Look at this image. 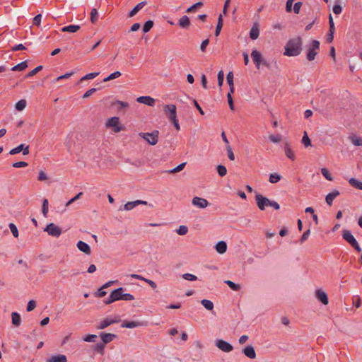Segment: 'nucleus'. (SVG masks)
I'll use <instances>...</instances> for the list:
<instances>
[{
	"label": "nucleus",
	"mask_w": 362,
	"mask_h": 362,
	"mask_svg": "<svg viewBox=\"0 0 362 362\" xmlns=\"http://www.w3.org/2000/svg\"><path fill=\"white\" fill-rule=\"evenodd\" d=\"M302 50V39L300 37H296L290 39L286 46L284 55L288 57H296L300 54Z\"/></svg>",
	"instance_id": "obj_1"
},
{
	"label": "nucleus",
	"mask_w": 362,
	"mask_h": 362,
	"mask_svg": "<svg viewBox=\"0 0 362 362\" xmlns=\"http://www.w3.org/2000/svg\"><path fill=\"white\" fill-rule=\"evenodd\" d=\"M255 200L258 208L261 211H264L266 206H271L275 210H279L280 208L279 204L276 202L272 201L259 193H256Z\"/></svg>",
	"instance_id": "obj_2"
},
{
	"label": "nucleus",
	"mask_w": 362,
	"mask_h": 362,
	"mask_svg": "<svg viewBox=\"0 0 362 362\" xmlns=\"http://www.w3.org/2000/svg\"><path fill=\"white\" fill-rule=\"evenodd\" d=\"M139 136L146 140L150 145L154 146L158 143L159 131L154 130L152 132H140Z\"/></svg>",
	"instance_id": "obj_3"
},
{
	"label": "nucleus",
	"mask_w": 362,
	"mask_h": 362,
	"mask_svg": "<svg viewBox=\"0 0 362 362\" xmlns=\"http://www.w3.org/2000/svg\"><path fill=\"white\" fill-rule=\"evenodd\" d=\"M319 50L320 42L317 40H313L308 49V52L306 54L307 59L308 61L314 60Z\"/></svg>",
	"instance_id": "obj_4"
},
{
	"label": "nucleus",
	"mask_w": 362,
	"mask_h": 362,
	"mask_svg": "<svg viewBox=\"0 0 362 362\" xmlns=\"http://www.w3.org/2000/svg\"><path fill=\"white\" fill-rule=\"evenodd\" d=\"M341 235L343 238L347 243H349L357 252H360L361 251V248L359 246L358 242L349 230H343Z\"/></svg>",
	"instance_id": "obj_5"
},
{
	"label": "nucleus",
	"mask_w": 362,
	"mask_h": 362,
	"mask_svg": "<svg viewBox=\"0 0 362 362\" xmlns=\"http://www.w3.org/2000/svg\"><path fill=\"white\" fill-rule=\"evenodd\" d=\"M163 111L169 120L173 121L177 119V107L175 105H165Z\"/></svg>",
	"instance_id": "obj_6"
},
{
	"label": "nucleus",
	"mask_w": 362,
	"mask_h": 362,
	"mask_svg": "<svg viewBox=\"0 0 362 362\" xmlns=\"http://www.w3.org/2000/svg\"><path fill=\"white\" fill-rule=\"evenodd\" d=\"M44 230L52 237L58 238L62 234V229L53 223L47 225Z\"/></svg>",
	"instance_id": "obj_7"
},
{
	"label": "nucleus",
	"mask_w": 362,
	"mask_h": 362,
	"mask_svg": "<svg viewBox=\"0 0 362 362\" xmlns=\"http://www.w3.org/2000/svg\"><path fill=\"white\" fill-rule=\"evenodd\" d=\"M119 321H120V319L118 317H117L115 319H111L109 317H106L103 320H102L99 324H98L95 326V327L98 329H103L114 323L119 322Z\"/></svg>",
	"instance_id": "obj_8"
},
{
	"label": "nucleus",
	"mask_w": 362,
	"mask_h": 362,
	"mask_svg": "<svg viewBox=\"0 0 362 362\" xmlns=\"http://www.w3.org/2000/svg\"><path fill=\"white\" fill-rule=\"evenodd\" d=\"M215 344L220 350L226 353L230 352L233 349V347L230 344L223 339L216 340L215 341Z\"/></svg>",
	"instance_id": "obj_9"
},
{
	"label": "nucleus",
	"mask_w": 362,
	"mask_h": 362,
	"mask_svg": "<svg viewBox=\"0 0 362 362\" xmlns=\"http://www.w3.org/2000/svg\"><path fill=\"white\" fill-rule=\"evenodd\" d=\"M119 119L117 117H112L110 118L106 122V127H114L115 132H119L122 129V127H118Z\"/></svg>",
	"instance_id": "obj_10"
},
{
	"label": "nucleus",
	"mask_w": 362,
	"mask_h": 362,
	"mask_svg": "<svg viewBox=\"0 0 362 362\" xmlns=\"http://www.w3.org/2000/svg\"><path fill=\"white\" fill-rule=\"evenodd\" d=\"M192 203L194 206H196L200 209H204L209 204V202L206 199L199 197H194L192 199Z\"/></svg>",
	"instance_id": "obj_11"
},
{
	"label": "nucleus",
	"mask_w": 362,
	"mask_h": 362,
	"mask_svg": "<svg viewBox=\"0 0 362 362\" xmlns=\"http://www.w3.org/2000/svg\"><path fill=\"white\" fill-rule=\"evenodd\" d=\"M315 297L323 305H327L329 303L327 293L325 291H323L322 289H317L315 291Z\"/></svg>",
	"instance_id": "obj_12"
},
{
	"label": "nucleus",
	"mask_w": 362,
	"mask_h": 362,
	"mask_svg": "<svg viewBox=\"0 0 362 362\" xmlns=\"http://www.w3.org/2000/svg\"><path fill=\"white\" fill-rule=\"evenodd\" d=\"M251 57L255 63L256 67L259 69L260 64L262 63V54L257 50H253L251 53Z\"/></svg>",
	"instance_id": "obj_13"
},
{
	"label": "nucleus",
	"mask_w": 362,
	"mask_h": 362,
	"mask_svg": "<svg viewBox=\"0 0 362 362\" xmlns=\"http://www.w3.org/2000/svg\"><path fill=\"white\" fill-rule=\"evenodd\" d=\"M77 248L84 254L87 255H90L91 253V250L90 246L85 242L80 240L76 244Z\"/></svg>",
	"instance_id": "obj_14"
},
{
	"label": "nucleus",
	"mask_w": 362,
	"mask_h": 362,
	"mask_svg": "<svg viewBox=\"0 0 362 362\" xmlns=\"http://www.w3.org/2000/svg\"><path fill=\"white\" fill-rule=\"evenodd\" d=\"M136 101L151 107L155 104V100L150 96H140L137 98Z\"/></svg>",
	"instance_id": "obj_15"
},
{
	"label": "nucleus",
	"mask_w": 362,
	"mask_h": 362,
	"mask_svg": "<svg viewBox=\"0 0 362 362\" xmlns=\"http://www.w3.org/2000/svg\"><path fill=\"white\" fill-rule=\"evenodd\" d=\"M242 352L249 358L254 359L256 358V352L252 346H247L243 349Z\"/></svg>",
	"instance_id": "obj_16"
},
{
	"label": "nucleus",
	"mask_w": 362,
	"mask_h": 362,
	"mask_svg": "<svg viewBox=\"0 0 362 362\" xmlns=\"http://www.w3.org/2000/svg\"><path fill=\"white\" fill-rule=\"evenodd\" d=\"M124 291V289L122 287L113 290L110 293L111 298L115 299V301L122 300Z\"/></svg>",
	"instance_id": "obj_17"
},
{
	"label": "nucleus",
	"mask_w": 362,
	"mask_h": 362,
	"mask_svg": "<svg viewBox=\"0 0 362 362\" xmlns=\"http://www.w3.org/2000/svg\"><path fill=\"white\" fill-rule=\"evenodd\" d=\"M259 35V24L255 23L250 30V37L252 40H256Z\"/></svg>",
	"instance_id": "obj_18"
},
{
	"label": "nucleus",
	"mask_w": 362,
	"mask_h": 362,
	"mask_svg": "<svg viewBox=\"0 0 362 362\" xmlns=\"http://www.w3.org/2000/svg\"><path fill=\"white\" fill-rule=\"evenodd\" d=\"M146 5V1H141L137 4L134 8L129 12L128 16L132 18L141 9H142Z\"/></svg>",
	"instance_id": "obj_19"
},
{
	"label": "nucleus",
	"mask_w": 362,
	"mask_h": 362,
	"mask_svg": "<svg viewBox=\"0 0 362 362\" xmlns=\"http://www.w3.org/2000/svg\"><path fill=\"white\" fill-rule=\"evenodd\" d=\"M100 337L103 343L105 344L111 342L114 339L117 338V335L111 333H102Z\"/></svg>",
	"instance_id": "obj_20"
},
{
	"label": "nucleus",
	"mask_w": 362,
	"mask_h": 362,
	"mask_svg": "<svg viewBox=\"0 0 362 362\" xmlns=\"http://www.w3.org/2000/svg\"><path fill=\"white\" fill-rule=\"evenodd\" d=\"M67 358L65 355L58 354L52 356L50 358L47 359L46 362H66Z\"/></svg>",
	"instance_id": "obj_21"
},
{
	"label": "nucleus",
	"mask_w": 362,
	"mask_h": 362,
	"mask_svg": "<svg viewBox=\"0 0 362 362\" xmlns=\"http://www.w3.org/2000/svg\"><path fill=\"white\" fill-rule=\"evenodd\" d=\"M339 192L337 189L332 191V192L329 193L326 197H325V200H326V202L327 204L329 205V206H332V202H333V200L337 197L339 195Z\"/></svg>",
	"instance_id": "obj_22"
},
{
	"label": "nucleus",
	"mask_w": 362,
	"mask_h": 362,
	"mask_svg": "<svg viewBox=\"0 0 362 362\" xmlns=\"http://www.w3.org/2000/svg\"><path fill=\"white\" fill-rule=\"evenodd\" d=\"M215 248L217 252L219 254H223L226 252L227 244L224 241H219L216 243Z\"/></svg>",
	"instance_id": "obj_23"
},
{
	"label": "nucleus",
	"mask_w": 362,
	"mask_h": 362,
	"mask_svg": "<svg viewBox=\"0 0 362 362\" xmlns=\"http://www.w3.org/2000/svg\"><path fill=\"white\" fill-rule=\"evenodd\" d=\"M179 25L182 28H187L190 25V21L187 16H183L179 19Z\"/></svg>",
	"instance_id": "obj_24"
},
{
	"label": "nucleus",
	"mask_w": 362,
	"mask_h": 362,
	"mask_svg": "<svg viewBox=\"0 0 362 362\" xmlns=\"http://www.w3.org/2000/svg\"><path fill=\"white\" fill-rule=\"evenodd\" d=\"M141 325L142 323L139 321H125L122 324V327L134 328Z\"/></svg>",
	"instance_id": "obj_25"
},
{
	"label": "nucleus",
	"mask_w": 362,
	"mask_h": 362,
	"mask_svg": "<svg viewBox=\"0 0 362 362\" xmlns=\"http://www.w3.org/2000/svg\"><path fill=\"white\" fill-rule=\"evenodd\" d=\"M11 320H12V324L15 327H19L21 323V318L20 315L16 312H13L11 313Z\"/></svg>",
	"instance_id": "obj_26"
},
{
	"label": "nucleus",
	"mask_w": 362,
	"mask_h": 362,
	"mask_svg": "<svg viewBox=\"0 0 362 362\" xmlns=\"http://www.w3.org/2000/svg\"><path fill=\"white\" fill-rule=\"evenodd\" d=\"M284 151L286 156L291 160H294L295 159V154L294 152L292 151V149L290 147V145L288 143L285 144L284 146Z\"/></svg>",
	"instance_id": "obj_27"
},
{
	"label": "nucleus",
	"mask_w": 362,
	"mask_h": 362,
	"mask_svg": "<svg viewBox=\"0 0 362 362\" xmlns=\"http://www.w3.org/2000/svg\"><path fill=\"white\" fill-rule=\"evenodd\" d=\"M80 26L78 25H70L68 26L63 27L62 28V32L76 33L80 29Z\"/></svg>",
	"instance_id": "obj_28"
},
{
	"label": "nucleus",
	"mask_w": 362,
	"mask_h": 362,
	"mask_svg": "<svg viewBox=\"0 0 362 362\" xmlns=\"http://www.w3.org/2000/svg\"><path fill=\"white\" fill-rule=\"evenodd\" d=\"M27 67H28V63H27L26 61H24V62H22L15 65L14 66H13L11 68V71H23Z\"/></svg>",
	"instance_id": "obj_29"
},
{
	"label": "nucleus",
	"mask_w": 362,
	"mask_h": 362,
	"mask_svg": "<svg viewBox=\"0 0 362 362\" xmlns=\"http://www.w3.org/2000/svg\"><path fill=\"white\" fill-rule=\"evenodd\" d=\"M222 27H223V17H222V15L220 14L218 18V22H217L216 28L215 30V35L216 36L219 35Z\"/></svg>",
	"instance_id": "obj_30"
},
{
	"label": "nucleus",
	"mask_w": 362,
	"mask_h": 362,
	"mask_svg": "<svg viewBox=\"0 0 362 362\" xmlns=\"http://www.w3.org/2000/svg\"><path fill=\"white\" fill-rule=\"evenodd\" d=\"M201 303L208 310H212L214 309V303L209 300L203 299Z\"/></svg>",
	"instance_id": "obj_31"
},
{
	"label": "nucleus",
	"mask_w": 362,
	"mask_h": 362,
	"mask_svg": "<svg viewBox=\"0 0 362 362\" xmlns=\"http://www.w3.org/2000/svg\"><path fill=\"white\" fill-rule=\"evenodd\" d=\"M121 75H122V74L120 71H115V72L112 73L111 74H110L108 76L105 77L103 79V81L107 82L109 81H111V80H113V79H115V78L119 77Z\"/></svg>",
	"instance_id": "obj_32"
},
{
	"label": "nucleus",
	"mask_w": 362,
	"mask_h": 362,
	"mask_svg": "<svg viewBox=\"0 0 362 362\" xmlns=\"http://www.w3.org/2000/svg\"><path fill=\"white\" fill-rule=\"evenodd\" d=\"M349 182L354 187L362 189V182L357 180L356 179L351 177L349 179Z\"/></svg>",
	"instance_id": "obj_33"
},
{
	"label": "nucleus",
	"mask_w": 362,
	"mask_h": 362,
	"mask_svg": "<svg viewBox=\"0 0 362 362\" xmlns=\"http://www.w3.org/2000/svg\"><path fill=\"white\" fill-rule=\"evenodd\" d=\"M27 102L25 99L20 100L16 104V109L18 111L23 110L26 107Z\"/></svg>",
	"instance_id": "obj_34"
},
{
	"label": "nucleus",
	"mask_w": 362,
	"mask_h": 362,
	"mask_svg": "<svg viewBox=\"0 0 362 362\" xmlns=\"http://www.w3.org/2000/svg\"><path fill=\"white\" fill-rule=\"evenodd\" d=\"M281 177L280 175L274 173L270 174L269 181L271 183L274 184V183L278 182L281 180Z\"/></svg>",
	"instance_id": "obj_35"
},
{
	"label": "nucleus",
	"mask_w": 362,
	"mask_h": 362,
	"mask_svg": "<svg viewBox=\"0 0 362 362\" xmlns=\"http://www.w3.org/2000/svg\"><path fill=\"white\" fill-rule=\"evenodd\" d=\"M203 6V3L201 1L197 2L190 7H189L187 10V13L194 12L197 8L202 7Z\"/></svg>",
	"instance_id": "obj_36"
},
{
	"label": "nucleus",
	"mask_w": 362,
	"mask_h": 362,
	"mask_svg": "<svg viewBox=\"0 0 362 362\" xmlns=\"http://www.w3.org/2000/svg\"><path fill=\"white\" fill-rule=\"evenodd\" d=\"M225 283L233 291H238L240 289V286L237 284L232 281L227 280Z\"/></svg>",
	"instance_id": "obj_37"
},
{
	"label": "nucleus",
	"mask_w": 362,
	"mask_h": 362,
	"mask_svg": "<svg viewBox=\"0 0 362 362\" xmlns=\"http://www.w3.org/2000/svg\"><path fill=\"white\" fill-rule=\"evenodd\" d=\"M153 21H151V20L147 21L143 26L144 33H148V31H150V30L153 28Z\"/></svg>",
	"instance_id": "obj_38"
},
{
	"label": "nucleus",
	"mask_w": 362,
	"mask_h": 362,
	"mask_svg": "<svg viewBox=\"0 0 362 362\" xmlns=\"http://www.w3.org/2000/svg\"><path fill=\"white\" fill-rule=\"evenodd\" d=\"M217 173L221 177H223L227 173V169L223 165H218L216 167Z\"/></svg>",
	"instance_id": "obj_39"
},
{
	"label": "nucleus",
	"mask_w": 362,
	"mask_h": 362,
	"mask_svg": "<svg viewBox=\"0 0 362 362\" xmlns=\"http://www.w3.org/2000/svg\"><path fill=\"white\" fill-rule=\"evenodd\" d=\"M42 212L43 216L47 217L48 213V200L47 199H44L42 201Z\"/></svg>",
	"instance_id": "obj_40"
},
{
	"label": "nucleus",
	"mask_w": 362,
	"mask_h": 362,
	"mask_svg": "<svg viewBox=\"0 0 362 362\" xmlns=\"http://www.w3.org/2000/svg\"><path fill=\"white\" fill-rule=\"evenodd\" d=\"M98 14L97 9L95 8H93L90 11V22L93 24L95 23L98 21Z\"/></svg>",
	"instance_id": "obj_41"
},
{
	"label": "nucleus",
	"mask_w": 362,
	"mask_h": 362,
	"mask_svg": "<svg viewBox=\"0 0 362 362\" xmlns=\"http://www.w3.org/2000/svg\"><path fill=\"white\" fill-rule=\"evenodd\" d=\"M138 205H139V202H136V201L129 202H127V204H125L124 205V209L125 210H127V211H129V210H132V209H134V207H136Z\"/></svg>",
	"instance_id": "obj_42"
},
{
	"label": "nucleus",
	"mask_w": 362,
	"mask_h": 362,
	"mask_svg": "<svg viewBox=\"0 0 362 362\" xmlns=\"http://www.w3.org/2000/svg\"><path fill=\"white\" fill-rule=\"evenodd\" d=\"M302 143L305 147H308L311 146V141L310 138L308 136V134L306 132H304V135L302 138Z\"/></svg>",
	"instance_id": "obj_43"
},
{
	"label": "nucleus",
	"mask_w": 362,
	"mask_h": 362,
	"mask_svg": "<svg viewBox=\"0 0 362 362\" xmlns=\"http://www.w3.org/2000/svg\"><path fill=\"white\" fill-rule=\"evenodd\" d=\"M42 65H40L37 67H35V69H33V70H31L26 76L25 77L27 78H29V77H32L33 76H35L36 74H37L40 71H41L42 69Z\"/></svg>",
	"instance_id": "obj_44"
},
{
	"label": "nucleus",
	"mask_w": 362,
	"mask_h": 362,
	"mask_svg": "<svg viewBox=\"0 0 362 362\" xmlns=\"http://www.w3.org/2000/svg\"><path fill=\"white\" fill-rule=\"evenodd\" d=\"M98 74H99V72H93V73L88 74L85 75L84 76H83L80 79V81L93 79V78H95L97 76H98Z\"/></svg>",
	"instance_id": "obj_45"
},
{
	"label": "nucleus",
	"mask_w": 362,
	"mask_h": 362,
	"mask_svg": "<svg viewBox=\"0 0 362 362\" xmlns=\"http://www.w3.org/2000/svg\"><path fill=\"white\" fill-rule=\"evenodd\" d=\"M8 226H9V228H10L13 235L15 238H18L19 235V233H18V230L16 226L14 223H9Z\"/></svg>",
	"instance_id": "obj_46"
},
{
	"label": "nucleus",
	"mask_w": 362,
	"mask_h": 362,
	"mask_svg": "<svg viewBox=\"0 0 362 362\" xmlns=\"http://www.w3.org/2000/svg\"><path fill=\"white\" fill-rule=\"evenodd\" d=\"M350 139L353 144L357 146H362V139L359 137H356L355 136H351Z\"/></svg>",
	"instance_id": "obj_47"
},
{
	"label": "nucleus",
	"mask_w": 362,
	"mask_h": 362,
	"mask_svg": "<svg viewBox=\"0 0 362 362\" xmlns=\"http://www.w3.org/2000/svg\"><path fill=\"white\" fill-rule=\"evenodd\" d=\"M321 173L327 180L332 181L333 180L331 174L326 168H322L321 169Z\"/></svg>",
	"instance_id": "obj_48"
},
{
	"label": "nucleus",
	"mask_w": 362,
	"mask_h": 362,
	"mask_svg": "<svg viewBox=\"0 0 362 362\" xmlns=\"http://www.w3.org/2000/svg\"><path fill=\"white\" fill-rule=\"evenodd\" d=\"M186 164H187L186 162L182 163L180 165H178L177 167H175L173 169H172L171 170H170L169 172L170 173H178V172L181 171L185 167Z\"/></svg>",
	"instance_id": "obj_49"
},
{
	"label": "nucleus",
	"mask_w": 362,
	"mask_h": 362,
	"mask_svg": "<svg viewBox=\"0 0 362 362\" xmlns=\"http://www.w3.org/2000/svg\"><path fill=\"white\" fill-rule=\"evenodd\" d=\"M105 344L103 342L98 343L95 345L94 350L99 352L103 353Z\"/></svg>",
	"instance_id": "obj_50"
},
{
	"label": "nucleus",
	"mask_w": 362,
	"mask_h": 362,
	"mask_svg": "<svg viewBox=\"0 0 362 362\" xmlns=\"http://www.w3.org/2000/svg\"><path fill=\"white\" fill-rule=\"evenodd\" d=\"M36 307V302L34 300H30L27 305L26 310L30 312L33 310Z\"/></svg>",
	"instance_id": "obj_51"
},
{
	"label": "nucleus",
	"mask_w": 362,
	"mask_h": 362,
	"mask_svg": "<svg viewBox=\"0 0 362 362\" xmlns=\"http://www.w3.org/2000/svg\"><path fill=\"white\" fill-rule=\"evenodd\" d=\"M269 140L275 144H278L281 141V138L279 135L271 134L269 136Z\"/></svg>",
	"instance_id": "obj_52"
},
{
	"label": "nucleus",
	"mask_w": 362,
	"mask_h": 362,
	"mask_svg": "<svg viewBox=\"0 0 362 362\" xmlns=\"http://www.w3.org/2000/svg\"><path fill=\"white\" fill-rule=\"evenodd\" d=\"M226 150H227L228 157L229 160H235V156H234V153L233 152L232 148L230 147V145H227L226 146Z\"/></svg>",
	"instance_id": "obj_53"
},
{
	"label": "nucleus",
	"mask_w": 362,
	"mask_h": 362,
	"mask_svg": "<svg viewBox=\"0 0 362 362\" xmlns=\"http://www.w3.org/2000/svg\"><path fill=\"white\" fill-rule=\"evenodd\" d=\"M182 278L187 281H195L197 279V277L192 274L186 273L182 275Z\"/></svg>",
	"instance_id": "obj_54"
},
{
	"label": "nucleus",
	"mask_w": 362,
	"mask_h": 362,
	"mask_svg": "<svg viewBox=\"0 0 362 362\" xmlns=\"http://www.w3.org/2000/svg\"><path fill=\"white\" fill-rule=\"evenodd\" d=\"M188 232V228L185 226H180L177 230V233L180 235H184Z\"/></svg>",
	"instance_id": "obj_55"
},
{
	"label": "nucleus",
	"mask_w": 362,
	"mask_h": 362,
	"mask_svg": "<svg viewBox=\"0 0 362 362\" xmlns=\"http://www.w3.org/2000/svg\"><path fill=\"white\" fill-rule=\"evenodd\" d=\"M223 81H224V73H223V70H221L218 73V83L220 87L223 85Z\"/></svg>",
	"instance_id": "obj_56"
},
{
	"label": "nucleus",
	"mask_w": 362,
	"mask_h": 362,
	"mask_svg": "<svg viewBox=\"0 0 362 362\" xmlns=\"http://www.w3.org/2000/svg\"><path fill=\"white\" fill-rule=\"evenodd\" d=\"M97 337H98L95 334H88L83 338V340L87 342H94Z\"/></svg>",
	"instance_id": "obj_57"
},
{
	"label": "nucleus",
	"mask_w": 362,
	"mask_h": 362,
	"mask_svg": "<svg viewBox=\"0 0 362 362\" xmlns=\"http://www.w3.org/2000/svg\"><path fill=\"white\" fill-rule=\"evenodd\" d=\"M42 15L37 14L33 18V25L39 27L40 25Z\"/></svg>",
	"instance_id": "obj_58"
},
{
	"label": "nucleus",
	"mask_w": 362,
	"mask_h": 362,
	"mask_svg": "<svg viewBox=\"0 0 362 362\" xmlns=\"http://www.w3.org/2000/svg\"><path fill=\"white\" fill-rule=\"evenodd\" d=\"M310 234V229H308L306 231H305L300 239V243H303V242H305L308 238Z\"/></svg>",
	"instance_id": "obj_59"
},
{
	"label": "nucleus",
	"mask_w": 362,
	"mask_h": 362,
	"mask_svg": "<svg viewBox=\"0 0 362 362\" xmlns=\"http://www.w3.org/2000/svg\"><path fill=\"white\" fill-rule=\"evenodd\" d=\"M28 165V163L27 162H25V161H19V162H16V163H13L12 166L13 168H23V167H26Z\"/></svg>",
	"instance_id": "obj_60"
},
{
	"label": "nucleus",
	"mask_w": 362,
	"mask_h": 362,
	"mask_svg": "<svg viewBox=\"0 0 362 362\" xmlns=\"http://www.w3.org/2000/svg\"><path fill=\"white\" fill-rule=\"evenodd\" d=\"M303 5V3L300 1L296 2L293 6V12L296 14H298L300 13V8Z\"/></svg>",
	"instance_id": "obj_61"
},
{
	"label": "nucleus",
	"mask_w": 362,
	"mask_h": 362,
	"mask_svg": "<svg viewBox=\"0 0 362 362\" xmlns=\"http://www.w3.org/2000/svg\"><path fill=\"white\" fill-rule=\"evenodd\" d=\"M21 149H23V144H21L18 146H17L16 148H14L11 149L9 153L11 155L17 154V153H20L21 151Z\"/></svg>",
	"instance_id": "obj_62"
},
{
	"label": "nucleus",
	"mask_w": 362,
	"mask_h": 362,
	"mask_svg": "<svg viewBox=\"0 0 362 362\" xmlns=\"http://www.w3.org/2000/svg\"><path fill=\"white\" fill-rule=\"evenodd\" d=\"M227 82L228 85H234L233 84V73L232 71H229L226 76Z\"/></svg>",
	"instance_id": "obj_63"
},
{
	"label": "nucleus",
	"mask_w": 362,
	"mask_h": 362,
	"mask_svg": "<svg viewBox=\"0 0 362 362\" xmlns=\"http://www.w3.org/2000/svg\"><path fill=\"white\" fill-rule=\"evenodd\" d=\"M341 11H342V8L339 4H335L333 6V12L335 14L339 15L341 13Z\"/></svg>",
	"instance_id": "obj_64"
}]
</instances>
